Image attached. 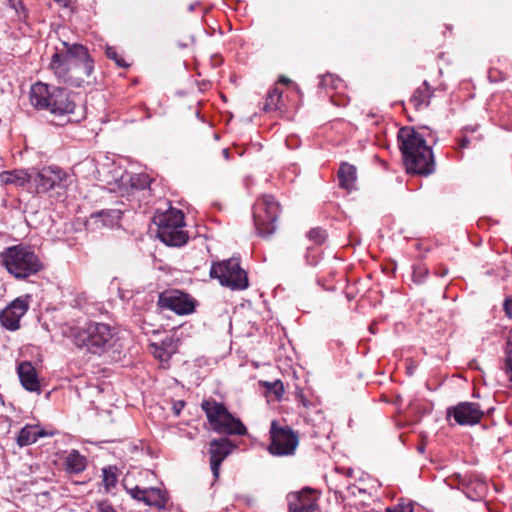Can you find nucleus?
Here are the masks:
<instances>
[{"label": "nucleus", "mask_w": 512, "mask_h": 512, "mask_svg": "<svg viewBox=\"0 0 512 512\" xmlns=\"http://www.w3.org/2000/svg\"><path fill=\"white\" fill-rule=\"evenodd\" d=\"M50 69L57 79L73 87L90 84L94 71V59L88 48L80 43L63 42V49L51 57Z\"/></svg>", "instance_id": "obj_1"}, {"label": "nucleus", "mask_w": 512, "mask_h": 512, "mask_svg": "<svg viewBox=\"0 0 512 512\" xmlns=\"http://www.w3.org/2000/svg\"><path fill=\"white\" fill-rule=\"evenodd\" d=\"M398 146L407 173L429 176L435 171L432 147L423 135L412 127H402L397 133Z\"/></svg>", "instance_id": "obj_2"}, {"label": "nucleus", "mask_w": 512, "mask_h": 512, "mask_svg": "<svg viewBox=\"0 0 512 512\" xmlns=\"http://www.w3.org/2000/svg\"><path fill=\"white\" fill-rule=\"evenodd\" d=\"M72 339L77 347L99 356L112 349L118 341L115 328L94 321L74 329Z\"/></svg>", "instance_id": "obj_3"}, {"label": "nucleus", "mask_w": 512, "mask_h": 512, "mask_svg": "<svg viewBox=\"0 0 512 512\" xmlns=\"http://www.w3.org/2000/svg\"><path fill=\"white\" fill-rule=\"evenodd\" d=\"M29 98L35 108L48 110L57 116L72 114L76 108L71 93L67 89L42 82L32 85Z\"/></svg>", "instance_id": "obj_4"}, {"label": "nucleus", "mask_w": 512, "mask_h": 512, "mask_svg": "<svg viewBox=\"0 0 512 512\" xmlns=\"http://www.w3.org/2000/svg\"><path fill=\"white\" fill-rule=\"evenodd\" d=\"M7 271L18 280H25L44 269V264L30 247L15 245L1 253Z\"/></svg>", "instance_id": "obj_5"}, {"label": "nucleus", "mask_w": 512, "mask_h": 512, "mask_svg": "<svg viewBox=\"0 0 512 512\" xmlns=\"http://www.w3.org/2000/svg\"><path fill=\"white\" fill-rule=\"evenodd\" d=\"M209 275L217 279L222 286L233 291L244 290L249 286L247 273L241 268L238 257L213 262Z\"/></svg>", "instance_id": "obj_6"}, {"label": "nucleus", "mask_w": 512, "mask_h": 512, "mask_svg": "<svg viewBox=\"0 0 512 512\" xmlns=\"http://www.w3.org/2000/svg\"><path fill=\"white\" fill-rule=\"evenodd\" d=\"M270 439L268 451L273 456L294 455L299 444L298 435L289 426L279 425L276 420L271 423Z\"/></svg>", "instance_id": "obj_7"}, {"label": "nucleus", "mask_w": 512, "mask_h": 512, "mask_svg": "<svg viewBox=\"0 0 512 512\" xmlns=\"http://www.w3.org/2000/svg\"><path fill=\"white\" fill-rule=\"evenodd\" d=\"M67 174L57 166L44 167L39 171L32 170V184L37 193H47L57 189V194H64Z\"/></svg>", "instance_id": "obj_8"}, {"label": "nucleus", "mask_w": 512, "mask_h": 512, "mask_svg": "<svg viewBox=\"0 0 512 512\" xmlns=\"http://www.w3.org/2000/svg\"><path fill=\"white\" fill-rule=\"evenodd\" d=\"M254 224H275L281 214V206L272 195H263L252 208Z\"/></svg>", "instance_id": "obj_9"}, {"label": "nucleus", "mask_w": 512, "mask_h": 512, "mask_svg": "<svg viewBox=\"0 0 512 512\" xmlns=\"http://www.w3.org/2000/svg\"><path fill=\"white\" fill-rule=\"evenodd\" d=\"M158 306L171 310L179 315L190 314L194 311V302L189 295L179 290H170L160 293Z\"/></svg>", "instance_id": "obj_10"}, {"label": "nucleus", "mask_w": 512, "mask_h": 512, "mask_svg": "<svg viewBox=\"0 0 512 512\" xmlns=\"http://www.w3.org/2000/svg\"><path fill=\"white\" fill-rule=\"evenodd\" d=\"M447 416H453L457 424L462 426H472L478 424L484 416V411L478 403L460 402L456 406L449 407Z\"/></svg>", "instance_id": "obj_11"}, {"label": "nucleus", "mask_w": 512, "mask_h": 512, "mask_svg": "<svg viewBox=\"0 0 512 512\" xmlns=\"http://www.w3.org/2000/svg\"><path fill=\"white\" fill-rule=\"evenodd\" d=\"M29 308L27 298L18 297L0 312V322L3 327L15 331L20 327V319Z\"/></svg>", "instance_id": "obj_12"}, {"label": "nucleus", "mask_w": 512, "mask_h": 512, "mask_svg": "<svg viewBox=\"0 0 512 512\" xmlns=\"http://www.w3.org/2000/svg\"><path fill=\"white\" fill-rule=\"evenodd\" d=\"M319 495L316 490L304 488L287 496L289 512H314L318 508Z\"/></svg>", "instance_id": "obj_13"}, {"label": "nucleus", "mask_w": 512, "mask_h": 512, "mask_svg": "<svg viewBox=\"0 0 512 512\" xmlns=\"http://www.w3.org/2000/svg\"><path fill=\"white\" fill-rule=\"evenodd\" d=\"M236 446L227 438L213 439L209 443L210 467L215 479H218L220 466Z\"/></svg>", "instance_id": "obj_14"}, {"label": "nucleus", "mask_w": 512, "mask_h": 512, "mask_svg": "<svg viewBox=\"0 0 512 512\" xmlns=\"http://www.w3.org/2000/svg\"><path fill=\"white\" fill-rule=\"evenodd\" d=\"M184 221V212L173 207L170 201H166L164 207H158L151 218V224H185Z\"/></svg>", "instance_id": "obj_15"}, {"label": "nucleus", "mask_w": 512, "mask_h": 512, "mask_svg": "<svg viewBox=\"0 0 512 512\" xmlns=\"http://www.w3.org/2000/svg\"><path fill=\"white\" fill-rule=\"evenodd\" d=\"M184 226H157V237L167 246L180 247L188 242L189 236Z\"/></svg>", "instance_id": "obj_16"}, {"label": "nucleus", "mask_w": 512, "mask_h": 512, "mask_svg": "<svg viewBox=\"0 0 512 512\" xmlns=\"http://www.w3.org/2000/svg\"><path fill=\"white\" fill-rule=\"evenodd\" d=\"M213 431L227 435H245L247 428L239 418L234 417L229 411L211 426Z\"/></svg>", "instance_id": "obj_17"}, {"label": "nucleus", "mask_w": 512, "mask_h": 512, "mask_svg": "<svg viewBox=\"0 0 512 512\" xmlns=\"http://www.w3.org/2000/svg\"><path fill=\"white\" fill-rule=\"evenodd\" d=\"M18 376L22 386L30 392H40V384L34 366L30 362L19 364Z\"/></svg>", "instance_id": "obj_18"}, {"label": "nucleus", "mask_w": 512, "mask_h": 512, "mask_svg": "<svg viewBox=\"0 0 512 512\" xmlns=\"http://www.w3.org/2000/svg\"><path fill=\"white\" fill-rule=\"evenodd\" d=\"M434 92L435 90L431 87L429 82L425 80L419 87H417L413 91L409 99V103L417 111L428 108L431 102V98L434 95Z\"/></svg>", "instance_id": "obj_19"}, {"label": "nucleus", "mask_w": 512, "mask_h": 512, "mask_svg": "<svg viewBox=\"0 0 512 512\" xmlns=\"http://www.w3.org/2000/svg\"><path fill=\"white\" fill-rule=\"evenodd\" d=\"M125 207L124 203L117 204L115 208L102 209L94 212L90 215V219L94 223L101 222L102 224H118L122 219V216L129 212Z\"/></svg>", "instance_id": "obj_20"}, {"label": "nucleus", "mask_w": 512, "mask_h": 512, "mask_svg": "<svg viewBox=\"0 0 512 512\" xmlns=\"http://www.w3.org/2000/svg\"><path fill=\"white\" fill-rule=\"evenodd\" d=\"M44 429L38 425H25L18 433L16 442L20 447L31 445L37 441L38 438L49 436Z\"/></svg>", "instance_id": "obj_21"}, {"label": "nucleus", "mask_w": 512, "mask_h": 512, "mask_svg": "<svg viewBox=\"0 0 512 512\" xmlns=\"http://www.w3.org/2000/svg\"><path fill=\"white\" fill-rule=\"evenodd\" d=\"M31 179L32 171L23 169H14L0 173V183L2 185L14 184L16 186L23 187L28 183L30 184Z\"/></svg>", "instance_id": "obj_22"}, {"label": "nucleus", "mask_w": 512, "mask_h": 512, "mask_svg": "<svg viewBox=\"0 0 512 512\" xmlns=\"http://www.w3.org/2000/svg\"><path fill=\"white\" fill-rule=\"evenodd\" d=\"M357 169L354 165L348 162H341L337 176L339 186L346 190H352L355 187Z\"/></svg>", "instance_id": "obj_23"}, {"label": "nucleus", "mask_w": 512, "mask_h": 512, "mask_svg": "<svg viewBox=\"0 0 512 512\" xmlns=\"http://www.w3.org/2000/svg\"><path fill=\"white\" fill-rule=\"evenodd\" d=\"M201 408L205 412L210 425H214L224 413L228 411L227 407L215 400H204L201 403Z\"/></svg>", "instance_id": "obj_24"}, {"label": "nucleus", "mask_w": 512, "mask_h": 512, "mask_svg": "<svg viewBox=\"0 0 512 512\" xmlns=\"http://www.w3.org/2000/svg\"><path fill=\"white\" fill-rule=\"evenodd\" d=\"M145 497L143 498V502L148 506H155L160 509L165 508L167 499L165 494L159 488H147L145 492Z\"/></svg>", "instance_id": "obj_25"}, {"label": "nucleus", "mask_w": 512, "mask_h": 512, "mask_svg": "<svg viewBox=\"0 0 512 512\" xmlns=\"http://www.w3.org/2000/svg\"><path fill=\"white\" fill-rule=\"evenodd\" d=\"M282 106V90L277 86L270 89L267 93L263 110L265 112L280 110Z\"/></svg>", "instance_id": "obj_26"}, {"label": "nucleus", "mask_w": 512, "mask_h": 512, "mask_svg": "<svg viewBox=\"0 0 512 512\" xmlns=\"http://www.w3.org/2000/svg\"><path fill=\"white\" fill-rule=\"evenodd\" d=\"M67 470L72 473H80L86 468V458L78 451L73 450L66 458Z\"/></svg>", "instance_id": "obj_27"}, {"label": "nucleus", "mask_w": 512, "mask_h": 512, "mask_svg": "<svg viewBox=\"0 0 512 512\" xmlns=\"http://www.w3.org/2000/svg\"><path fill=\"white\" fill-rule=\"evenodd\" d=\"M503 369L512 382V328L510 329L504 347Z\"/></svg>", "instance_id": "obj_28"}, {"label": "nucleus", "mask_w": 512, "mask_h": 512, "mask_svg": "<svg viewBox=\"0 0 512 512\" xmlns=\"http://www.w3.org/2000/svg\"><path fill=\"white\" fill-rule=\"evenodd\" d=\"M117 472L118 469L116 466H108L102 469L103 484L106 492H110L111 489L116 486L118 477Z\"/></svg>", "instance_id": "obj_29"}, {"label": "nucleus", "mask_w": 512, "mask_h": 512, "mask_svg": "<svg viewBox=\"0 0 512 512\" xmlns=\"http://www.w3.org/2000/svg\"><path fill=\"white\" fill-rule=\"evenodd\" d=\"M105 55L108 59L114 61L120 68L126 69L130 67V64L118 53L117 48L114 46L106 45Z\"/></svg>", "instance_id": "obj_30"}, {"label": "nucleus", "mask_w": 512, "mask_h": 512, "mask_svg": "<svg viewBox=\"0 0 512 512\" xmlns=\"http://www.w3.org/2000/svg\"><path fill=\"white\" fill-rule=\"evenodd\" d=\"M307 238L317 245L323 244L327 239L326 230L321 226L311 228L307 233Z\"/></svg>", "instance_id": "obj_31"}, {"label": "nucleus", "mask_w": 512, "mask_h": 512, "mask_svg": "<svg viewBox=\"0 0 512 512\" xmlns=\"http://www.w3.org/2000/svg\"><path fill=\"white\" fill-rule=\"evenodd\" d=\"M428 272V268L424 264L419 263L414 265L412 272V279L414 283L422 284L425 281Z\"/></svg>", "instance_id": "obj_32"}, {"label": "nucleus", "mask_w": 512, "mask_h": 512, "mask_svg": "<svg viewBox=\"0 0 512 512\" xmlns=\"http://www.w3.org/2000/svg\"><path fill=\"white\" fill-rule=\"evenodd\" d=\"M151 179L147 174H137L131 177V185L136 189L143 190L150 186Z\"/></svg>", "instance_id": "obj_33"}, {"label": "nucleus", "mask_w": 512, "mask_h": 512, "mask_svg": "<svg viewBox=\"0 0 512 512\" xmlns=\"http://www.w3.org/2000/svg\"><path fill=\"white\" fill-rule=\"evenodd\" d=\"M124 488L133 499L143 502L147 489H142L139 486H129L127 480H124Z\"/></svg>", "instance_id": "obj_34"}, {"label": "nucleus", "mask_w": 512, "mask_h": 512, "mask_svg": "<svg viewBox=\"0 0 512 512\" xmlns=\"http://www.w3.org/2000/svg\"><path fill=\"white\" fill-rule=\"evenodd\" d=\"M276 232V226H255V235L264 239H270Z\"/></svg>", "instance_id": "obj_35"}, {"label": "nucleus", "mask_w": 512, "mask_h": 512, "mask_svg": "<svg viewBox=\"0 0 512 512\" xmlns=\"http://www.w3.org/2000/svg\"><path fill=\"white\" fill-rule=\"evenodd\" d=\"M265 387L269 392H272L277 399H280L284 393V386L280 380L274 382H266Z\"/></svg>", "instance_id": "obj_36"}, {"label": "nucleus", "mask_w": 512, "mask_h": 512, "mask_svg": "<svg viewBox=\"0 0 512 512\" xmlns=\"http://www.w3.org/2000/svg\"><path fill=\"white\" fill-rule=\"evenodd\" d=\"M305 262L308 266H315L318 263L317 256L311 254V250L308 248L305 254Z\"/></svg>", "instance_id": "obj_37"}, {"label": "nucleus", "mask_w": 512, "mask_h": 512, "mask_svg": "<svg viewBox=\"0 0 512 512\" xmlns=\"http://www.w3.org/2000/svg\"><path fill=\"white\" fill-rule=\"evenodd\" d=\"M98 511L99 512H116L111 504L108 502H100L98 503Z\"/></svg>", "instance_id": "obj_38"}, {"label": "nucleus", "mask_w": 512, "mask_h": 512, "mask_svg": "<svg viewBox=\"0 0 512 512\" xmlns=\"http://www.w3.org/2000/svg\"><path fill=\"white\" fill-rule=\"evenodd\" d=\"M504 310L506 314L512 318V296L509 298H506L504 301Z\"/></svg>", "instance_id": "obj_39"}, {"label": "nucleus", "mask_w": 512, "mask_h": 512, "mask_svg": "<svg viewBox=\"0 0 512 512\" xmlns=\"http://www.w3.org/2000/svg\"><path fill=\"white\" fill-rule=\"evenodd\" d=\"M8 3L16 12H18L17 5H20L23 13L25 12V8L21 0H8Z\"/></svg>", "instance_id": "obj_40"}, {"label": "nucleus", "mask_w": 512, "mask_h": 512, "mask_svg": "<svg viewBox=\"0 0 512 512\" xmlns=\"http://www.w3.org/2000/svg\"><path fill=\"white\" fill-rule=\"evenodd\" d=\"M331 81H332V75H330V74L324 75L321 77L319 85L321 87H327L329 82H331Z\"/></svg>", "instance_id": "obj_41"}, {"label": "nucleus", "mask_w": 512, "mask_h": 512, "mask_svg": "<svg viewBox=\"0 0 512 512\" xmlns=\"http://www.w3.org/2000/svg\"><path fill=\"white\" fill-rule=\"evenodd\" d=\"M469 144H470V139L466 136L458 139V145L460 148H467V147H469Z\"/></svg>", "instance_id": "obj_42"}, {"label": "nucleus", "mask_w": 512, "mask_h": 512, "mask_svg": "<svg viewBox=\"0 0 512 512\" xmlns=\"http://www.w3.org/2000/svg\"><path fill=\"white\" fill-rule=\"evenodd\" d=\"M387 512H413L411 508L400 507V508H387Z\"/></svg>", "instance_id": "obj_43"}, {"label": "nucleus", "mask_w": 512, "mask_h": 512, "mask_svg": "<svg viewBox=\"0 0 512 512\" xmlns=\"http://www.w3.org/2000/svg\"><path fill=\"white\" fill-rule=\"evenodd\" d=\"M184 404H185L184 401H179L174 404L173 409H174L176 415L180 414L182 408L184 407Z\"/></svg>", "instance_id": "obj_44"}, {"label": "nucleus", "mask_w": 512, "mask_h": 512, "mask_svg": "<svg viewBox=\"0 0 512 512\" xmlns=\"http://www.w3.org/2000/svg\"><path fill=\"white\" fill-rule=\"evenodd\" d=\"M170 353L166 352V351H160L158 354H157V357L160 358L161 360H168L170 358Z\"/></svg>", "instance_id": "obj_45"}, {"label": "nucleus", "mask_w": 512, "mask_h": 512, "mask_svg": "<svg viewBox=\"0 0 512 512\" xmlns=\"http://www.w3.org/2000/svg\"><path fill=\"white\" fill-rule=\"evenodd\" d=\"M278 83L290 84L291 80L289 78H286V77L282 76V77L279 78Z\"/></svg>", "instance_id": "obj_46"}, {"label": "nucleus", "mask_w": 512, "mask_h": 512, "mask_svg": "<svg viewBox=\"0 0 512 512\" xmlns=\"http://www.w3.org/2000/svg\"><path fill=\"white\" fill-rule=\"evenodd\" d=\"M223 154H224L225 158H229V150L228 149H224Z\"/></svg>", "instance_id": "obj_47"}, {"label": "nucleus", "mask_w": 512, "mask_h": 512, "mask_svg": "<svg viewBox=\"0 0 512 512\" xmlns=\"http://www.w3.org/2000/svg\"><path fill=\"white\" fill-rule=\"evenodd\" d=\"M188 9L189 11H193L195 9V4H190Z\"/></svg>", "instance_id": "obj_48"}, {"label": "nucleus", "mask_w": 512, "mask_h": 512, "mask_svg": "<svg viewBox=\"0 0 512 512\" xmlns=\"http://www.w3.org/2000/svg\"><path fill=\"white\" fill-rule=\"evenodd\" d=\"M352 473H353L352 469H349V470H348V472H347V475H348V476H351V475H352Z\"/></svg>", "instance_id": "obj_49"}, {"label": "nucleus", "mask_w": 512, "mask_h": 512, "mask_svg": "<svg viewBox=\"0 0 512 512\" xmlns=\"http://www.w3.org/2000/svg\"><path fill=\"white\" fill-rule=\"evenodd\" d=\"M17 8H18V12H17V14H18V15H20V11H22V9H21L20 5H17Z\"/></svg>", "instance_id": "obj_50"}, {"label": "nucleus", "mask_w": 512, "mask_h": 512, "mask_svg": "<svg viewBox=\"0 0 512 512\" xmlns=\"http://www.w3.org/2000/svg\"><path fill=\"white\" fill-rule=\"evenodd\" d=\"M418 450H419L420 452H423V451H424V447H419V448H418Z\"/></svg>", "instance_id": "obj_51"}, {"label": "nucleus", "mask_w": 512, "mask_h": 512, "mask_svg": "<svg viewBox=\"0 0 512 512\" xmlns=\"http://www.w3.org/2000/svg\"><path fill=\"white\" fill-rule=\"evenodd\" d=\"M302 403H303L304 406H307V403H306V401L304 399H302Z\"/></svg>", "instance_id": "obj_52"}, {"label": "nucleus", "mask_w": 512, "mask_h": 512, "mask_svg": "<svg viewBox=\"0 0 512 512\" xmlns=\"http://www.w3.org/2000/svg\"><path fill=\"white\" fill-rule=\"evenodd\" d=\"M446 273H447V270L442 271V276L445 275Z\"/></svg>", "instance_id": "obj_53"}, {"label": "nucleus", "mask_w": 512, "mask_h": 512, "mask_svg": "<svg viewBox=\"0 0 512 512\" xmlns=\"http://www.w3.org/2000/svg\"><path fill=\"white\" fill-rule=\"evenodd\" d=\"M55 2L61 3L63 0H54Z\"/></svg>", "instance_id": "obj_54"}]
</instances>
